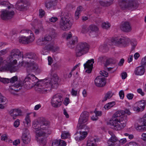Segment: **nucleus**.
I'll return each instance as SVG.
<instances>
[{
  "instance_id": "38",
  "label": "nucleus",
  "mask_w": 146,
  "mask_h": 146,
  "mask_svg": "<svg viewBox=\"0 0 146 146\" xmlns=\"http://www.w3.org/2000/svg\"><path fill=\"white\" fill-rule=\"evenodd\" d=\"M49 35L51 36H51L53 38L56 37V36L57 34L55 30L53 29H51L50 30Z\"/></svg>"
},
{
  "instance_id": "3",
  "label": "nucleus",
  "mask_w": 146,
  "mask_h": 146,
  "mask_svg": "<svg viewBox=\"0 0 146 146\" xmlns=\"http://www.w3.org/2000/svg\"><path fill=\"white\" fill-rule=\"evenodd\" d=\"M130 115L131 113L129 109L124 111L120 110L117 111L113 115L114 118L110 120V124L113 126V128L116 130H120L126 126L127 121V116L125 113Z\"/></svg>"
},
{
  "instance_id": "42",
  "label": "nucleus",
  "mask_w": 146,
  "mask_h": 146,
  "mask_svg": "<svg viewBox=\"0 0 146 146\" xmlns=\"http://www.w3.org/2000/svg\"><path fill=\"white\" fill-rule=\"evenodd\" d=\"M9 49L7 48L5 49H3L0 51V55H4L6 54L9 50Z\"/></svg>"
},
{
  "instance_id": "35",
  "label": "nucleus",
  "mask_w": 146,
  "mask_h": 146,
  "mask_svg": "<svg viewBox=\"0 0 146 146\" xmlns=\"http://www.w3.org/2000/svg\"><path fill=\"white\" fill-rule=\"evenodd\" d=\"M88 29L92 31L96 32L98 30V27L95 25H90Z\"/></svg>"
},
{
  "instance_id": "2",
  "label": "nucleus",
  "mask_w": 146,
  "mask_h": 146,
  "mask_svg": "<svg viewBox=\"0 0 146 146\" xmlns=\"http://www.w3.org/2000/svg\"><path fill=\"white\" fill-rule=\"evenodd\" d=\"M50 123L49 121L43 117L38 118L33 123V127L36 131H39L36 134V140L39 143L43 145L46 143V137H45L46 132L44 131H42V130H46Z\"/></svg>"
},
{
  "instance_id": "27",
  "label": "nucleus",
  "mask_w": 146,
  "mask_h": 146,
  "mask_svg": "<svg viewBox=\"0 0 146 146\" xmlns=\"http://www.w3.org/2000/svg\"><path fill=\"white\" fill-rule=\"evenodd\" d=\"M98 141L97 139L91 137L88 141L87 146H97L96 142Z\"/></svg>"
},
{
  "instance_id": "39",
  "label": "nucleus",
  "mask_w": 146,
  "mask_h": 146,
  "mask_svg": "<svg viewBox=\"0 0 146 146\" xmlns=\"http://www.w3.org/2000/svg\"><path fill=\"white\" fill-rule=\"evenodd\" d=\"M110 24L108 22H104L102 23V27L104 29H108L110 27Z\"/></svg>"
},
{
  "instance_id": "43",
  "label": "nucleus",
  "mask_w": 146,
  "mask_h": 146,
  "mask_svg": "<svg viewBox=\"0 0 146 146\" xmlns=\"http://www.w3.org/2000/svg\"><path fill=\"white\" fill-rule=\"evenodd\" d=\"M100 48L102 50L103 52H106L108 50V48L107 45H101L100 46Z\"/></svg>"
},
{
  "instance_id": "61",
  "label": "nucleus",
  "mask_w": 146,
  "mask_h": 146,
  "mask_svg": "<svg viewBox=\"0 0 146 146\" xmlns=\"http://www.w3.org/2000/svg\"><path fill=\"white\" fill-rule=\"evenodd\" d=\"M13 144L14 145H15V146L17 145L20 143V140L19 139H17L15 140L13 142Z\"/></svg>"
},
{
  "instance_id": "64",
  "label": "nucleus",
  "mask_w": 146,
  "mask_h": 146,
  "mask_svg": "<svg viewBox=\"0 0 146 146\" xmlns=\"http://www.w3.org/2000/svg\"><path fill=\"white\" fill-rule=\"evenodd\" d=\"M80 16V13H79L78 12L76 11L75 14V18L76 19H78L79 17Z\"/></svg>"
},
{
  "instance_id": "34",
  "label": "nucleus",
  "mask_w": 146,
  "mask_h": 146,
  "mask_svg": "<svg viewBox=\"0 0 146 146\" xmlns=\"http://www.w3.org/2000/svg\"><path fill=\"white\" fill-rule=\"evenodd\" d=\"M23 1H18L16 4V7L19 10L23 8L24 6L23 4Z\"/></svg>"
},
{
  "instance_id": "7",
  "label": "nucleus",
  "mask_w": 146,
  "mask_h": 146,
  "mask_svg": "<svg viewBox=\"0 0 146 146\" xmlns=\"http://www.w3.org/2000/svg\"><path fill=\"white\" fill-rule=\"evenodd\" d=\"M89 48V45L86 42L79 43L76 48V56H80L86 54L88 51Z\"/></svg>"
},
{
  "instance_id": "20",
  "label": "nucleus",
  "mask_w": 146,
  "mask_h": 146,
  "mask_svg": "<svg viewBox=\"0 0 146 146\" xmlns=\"http://www.w3.org/2000/svg\"><path fill=\"white\" fill-rule=\"evenodd\" d=\"M22 140L24 143L27 144L31 140V137L29 131L27 129L23 133L22 136Z\"/></svg>"
},
{
  "instance_id": "45",
  "label": "nucleus",
  "mask_w": 146,
  "mask_h": 146,
  "mask_svg": "<svg viewBox=\"0 0 146 146\" xmlns=\"http://www.w3.org/2000/svg\"><path fill=\"white\" fill-rule=\"evenodd\" d=\"M117 62V60L115 59H114L113 58L109 59L107 61V62L109 64H115Z\"/></svg>"
},
{
  "instance_id": "52",
  "label": "nucleus",
  "mask_w": 146,
  "mask_h": 146,
  "mask_svg": "<svg viewBox=\"0 0 146 146\" xmlns=\"http://www.w3.org/2000/svg\"><path fill=\"white\" fill-rule=\"evenodd\" d=\"M44 14L45 12L44 10L41 9L39 10V16L40 17L42 18L44 16Z\"/></svg>"
},
{
  "instance_id": "21",
  "label": "nucleus",
  "mask_w": 146,
  "mask_h": 146,
  "mask_svg": "<svg viewBox=\"0 0 146 146\" xmlns=\"http://www.w3.org/2000/svg\"><path fill=\"white\" fill-rule=\"evenodd\" d=\"M120 28L122 30L126 32H130L131 30V24L127 21L122 23L121 25Z\"/></svg>"
},
{
  "instance_id": "11",
  "label": "nucleus",
  "mask_w": 146,
  "mask_h": 146,
  "mask_svg": "<svg viewBox=\"0 0 146 146\" xmlns=\"http://www.w3.org/2000/svg\"><path fill=\"white\" fill-rule=\"evenodd\" d=\"M89 117V113L87 111H83L79 117L78 126L81 129H86L87 126L84 123H86L88 120Z\"/></svg>"
},
{
  "instance_id": "30",
  "label": "nucleus",
  "mask_w": 146,
  "mask_h": 146,
  "mask_svg": "<svg viewBox=\"0 0 146 146\" xmlns=\"http://www.w3.org/2000/svg\"><path fill=\"white\" fill-rule=\"evenodd\" d=\"M99 3L101 6L104 7L110 6L112 4V2H110V1H105L104 0L100 1Z\"/></svg>"
},
{
  "instance_id": "37",
  "label": "nucleus",
  "mask_w": 146,
  "mask_h": 146,
  "mask_svg": "<svg viewBox=\"0 0 146 146\" xmlns=\"http://www.w3.org/2000/svg\"><path fill=\"white\" fill-rule=\"evenodd\" d=\"M79 132L80 134V136L82 140L84 139L87 135L88 133L86 131H80Z\"/></svg>"
},
{
  "instance_id": "25",
  "label": "nucleus",
  "mask_w": 146,
  "mask_h": 146,
  "mask_svg": "<svg viewBox=\"0 0 146 146\" xmlns=\"http://www.w3.org/2000/svg\"><path fill=\"white\" fill-rule=\"evenodd\" d=\"M108 133L111 136V137L108 140L107 143L108 146H111L114 141H117V138L112 132L109 131Z\"/></svg>"
},
{
  "instance_id": "48",
  "label": "nucleus",
  "mask_w": 146,
  "mask_h": 146,
  "mask_svg": "<svg viewBox=\"0 0 146 146\" xmlns=\"http://www.w3.org/2000/svg\"><path fill=\"white\" fill-rule=\"evenodd\" d=\"M20 122L19 120L17 119L14 123L13 125L15 127H17L19 126Z\"/></svg>"
},
{
  "instance_id": "13",
  "label": "nucleus",
  "mask_w": 146,
  "mask_h": 146,
  "mask_svg": "<svg viewBox=\"0 0 146 146\" xmlns=\"http://www.w3.org/2000/svg\"><path fill=\"white\" fill-rule=\"evenodd\" d=\"M52 38L50 35H46L44 37L39 38L37 41L38 45H44L50 42L52 40Z\"/></svg>"
},
{
  "instance_id": "28",
  "label": "nucleus",
  "mask_w": 146,
  "mask_h": 146,
  "mask_svg": "<svg viewBox=\"0 0 146 146\" xmlns=\"http://www.w3.org/2000/svg\"><path fill=\"white\" fill-rule=\"evenodd\" d=\"M113 94L111 91H109L105 94L102 100V102L106 101L108 99H110L113 96Z\"/></svg>"
},
{
  "instance_id": "22",
  "label": "nucleus",
  "mask_w": 146,
  "mask_h": 146,
  "mask_svg": "<svg viewBox=\"0 0 146 146\" xmlns=\"http://www.w3.org/2000/svg\"><path fill=\"white\" fill-rule=\"evenodd\" d=\"M22 84L17 82L16 84H13L9 88V90L11 93L14 94V91L18 92L20 90Z\"/></svg>"
},
{
  "instance_id": "24",
  "label": "nucleus",
  "mask_w": 146,
  "mask_h": 146,
  "mask_svg": "<svg viewBox=\"0 0 146 146\" xmlns=\"http://www.w3.org/2000/svg\"><path fill=\"white\" fill-rule=\"evenodd\" d=\"M145 72V69L142 66L136 67L134 70V73L135 75L138 76L143 75Z\"/></svg>"
},
{
  "instance_id": "19",
  "label": "nucleus",
  "mask_w": 146,
  "mask_h": 146,
  "mask_svg": "<svg viewBox=\"0 0 146 146\" xmlns=\"http://www.w3.org/2000/svg\"><path fill=\"white\" fill-rule=\"evenodd\" d=\"M9 113L13 119H15L17 117L22 115V112L19 109H14L11 110L9 112Z\"/></svg>"
},
{
  "instance_id": "12",
  "label": "nucleus",
  "mask_w": 146,
  "mask_h": 146,
  "mask_svg": "<svg viewBox=\"0 0 146 146\" xmlns=\"http://www.w3.org/2000/svg\"><path fill=\"white\" fill-rule=\"evenodd\" d=\"M62 100V96L59 94H56L53 96L51 99V105L53 107L58 108L60 106Z\"/></svg>"
},
{
  "instance_id": "53",
  "label": "nucleus",
  "mask_w": 146,
  "mask_h": 146,
  "mask_svg": "<svg viewBox=\"0 0 146 146\" xmlns=\"http://www.w3.org/2000/svg\"><path fill=\"white\" fill-rule=\"evenodd\" d=\"M64 36H66V39H68L72 37V35L71 33H69L68 34H67L66 33L64 34Z\"/></svg>"
},
{
  "instance_id": "47",
  "label": "nucleus",
  "mask_w": 146,
  "mask_h": 146,
  "mask_svg": "<svg viewBox=\"0 0 146 146\" xmlns=\"http://www.w3.org/2000/svg\"><path fill=\"white\" fill-rule=\"evenodd\" d=\"M59 141L58 140H53L52 143V146H58Z\"/></svg>"
},
{
  "instance_id": "49",
  "label": "nucleus",
  "mask_w": 146,
  "mask_h": 146,
  "mask_svg": "<svg viewBox=\"0 0 146 146\" xmlns=\"http://www.w3.org/2000/svg\"><path fill=\"white\" fill-rule=\"evenodd\" d=\"M17 77L16 76H14L9 80V82L11 83H13L17 81Z\"/></svg>"
},
{
  "instance_id": "15",
  "label": "nucleus",
  "mask_w": 146,
  "mask_h": 146,
  "mask_svg": "<svg viewBox=\"0 0 146 146\" xmlns=\"http://www.w3.org/2000/svg\"><path fill=\"white\" fill-rule=\"evenodd\" d=\"M58 80V78L57 75L56 74H54L52 76L51 78L48 80L45 79L44 81L46 82L48 85H50V89L51 88L57 86Z\"/></svg>"
},
{
  "instance_id": "62",
  "label": "nucleus",
  "mask_w": 146,
  "mask_h": 146,
  "mask_svg": "<svg viewBox=\"0 0 146 146\" xmlns=\"http://www.w3.org/2000/svg\"><path fill=\"white\" fill-rule=\"evenodd\" d=\"M48 64L50 65L53 62V59L50 56H48Z\"/></svg>"
},
{
  "instance_id": "55",
  "label": "nucleus",
  "mask_w": 146,
  "mask_h": 146,
  "mask_svg": "<svg viewBox=\"0 0 146 146\" xmlns=\"http://www.w3.org/2000/svg\"><path fill=\"white\" fill-rule=\"evenodd\" d=\"M119 95L121 99H123L124 96V93L123 90L120 91L119 93Z\"/></svg>"
},
{
  "instance_id": "57",
  "label": "nucleus",
  "mask_w": 146,
  "mask_h": 146,
  "mask_svg": "<svg viewBox=\"0 0 146 146\" xmlns=\"http://www.w3.org/2000/svg\"><path fill=\"white\" fill-rule=\"evenodd\" d=\"M128 144V146H138L137 144L135 142H131Z\"/></svg>"
},
{
  "instance_id": "6",
  "label": "nucleus",
  "mask_w": 146,
  "mask_h": 146,
  "mask_svg": "<svg viewBox=\"0 0 146 146\" xmlns=\"http://www.w3.org/2000/svg\"><path fill=\"white\" fill-rule=\"evenodd\" d=\"M21 32L23 33L25 36H19V42L20 43L28 44L32 42L35 39L34 34L30 30H23Z\"/></svg>"
},
{
  "instance_id": "10",
  "label": "nucleus",
  "mask_w": 146,
  "mask_h": 146,
  "mask_svg": "<svg viewBox=\"0 0 146 146\" xmlns=\"http://www.w3.org/2000/svg\"><path fill=\"white\" fill-rule=\"evenodd\" d=\"M130 41L129 39L122 36L115 37L111 39V41L114 44L118 46L124 47L128 45Z\"/></svg>"
},
{
  "instance_id": "9",
  "label": "nucleus",
  "mask_w": 146,
  "mask_h": 146,
  "mask_svg": "<svg viewBox=\"0 0 146 146\" xmlns=\"http://www.w3.org/2000/svg\"><path fill=\"white\" fill-rule=\"evenodd\" d=\"M119 4L121 8L123 9H135L138 7L135 1L134 0H121Z\"/></svg>"
},
{
  "instance_id": "32",
  "label": "nucleus",
  "mask_w": 146,
  "mask_h": 146,
  "mask_svg": "<svg viewBox=\"0 0 146 146\" xmlns=\"http://www.w3.org/2000/svg\"><path fill=\"white\" fill-rule=\"evenodd\" d=\"M115 104V102H109L105 104L104 108L105 110H108L113 107Z\"/></svg>"
},
{
  "instance_id": "1",
  "label": "nucleus",
  "mask_w": 146,
  "mask_h": 146,
  "mask_svg": "<svg viewBox=\"0 0 146 146\" xmlns=\"http://www.w3.org/2000/svg\"><path fill=\"white\" fill-rule=\"evenodd\" d=\"M36 58V55L34 53L27 54L25 57L23 58V60L20 63V65L21 66L26 67L27 68L28 75L24 80L23 84L24 85L29 87V86H31L35 85L38 81V79L33 74H31L30 73L35 72L38 69L37 65L31 61V60H35Z\"/></svg>"
},
{
  "instance_id": "40",
  "label": "nucleus",
  "mask_w": 146,
  "mask_h": 146,
  "mask_svg": "<svg viewBox=\"0 0 146 146\" xmlns=\"http://www.w3.org/2000/svg\"><path fill=\"white\" fill-rule=\"evenodd\" d=\"M26 122L28 126L31 125L30 117L29 114H27L25 118Z\"/></svg>"
},
{
  "instance_id": "16",
  "label": "nucleus",
  "mask_w": 146,
  "mask_h": 146,
  "mask_svg": "<svg viewBox=\"0 0 146 146\" xmlns=\"http://www.w3.org/2000/svg\"><path fill=\"white\" fill-rule=\"evenodd\" d=\"M135 104L137 106L134 107V110L139 112L142 111L144 110L146 106V102L144 100H142L137 102Z\"/></svg>"
},
{
  "instance_id": "18",
  "label": "nucleus",
  "mask_w": 146,
  "mask_h": 146,
  "mask_svg": "<svg viewBox=\"0 0 146 146\" xmlns=\"http://www.w3.org/2000/svg\"><path fill=\"white\" fill-rule=\"evenodd\" d=\"M94 63V59H93L88 60L86 63H85L84 66L85 69L86 70V72L90 73L91 72L93 66V64Z\"/></svg>"
},
{
  "instance_id": "33",
  "label": "nucleus",
  "mask_w": 146,
  "mask_h": 146,
  "mask_svg": "<svg viewBox=\"0 0 146 146\" xmlns=\"http://www.w3.org/2000/svg\"><path fill=\"white\" fill-rule=\"evenodd\" d=\"M1 140L3 141L8 142L9 143H11L12 141L8 137V136L5 134L3 135L1 137Z\"/></svg>"
},
{
  "instance_id": "63",
  "label": "nucleus",
  "mask_w": 146,
  "mask_h": 146,
  "mask_svg": "<svg viewBox=\"0 0 146 146\" xmlns=\"http://www.w3.org/2000/svg\"><path fill=\"white\" fill-rule=\"evenodd\" d=\"M134 95L132 94H127V98L129 100H131L133 97Z\"/></svg>"
},
{
  "instance_id": "4",
  "label": "nucleus",
  "mask_w": 146,
  "mask_h": 146,
  "mask_svg": "<svg viewBox=\"0 0 146 146\" xmlns=\"http://www.w3.org/2000/svg\"><path fill=\"white\" fill-rule=\"evenodd\" d=\"M21 52L17 49L12 50L10 55L6 59L7 64L0 69L1 72L4 71H9L11 72L17 71L18 69L15 65L17 64V60L21 56Z\"/></svg>"
},
{
  "instance_id": "5",
  "label": "nucleus",
  "mask_w": 146,
  "mask_h": 146,
  "mask_svg": "<svg viewBox=\"0 0 146 146\" xmlns=\"http://www.w3.org/2000/svg\"><path fill=\"white\" fill-rule=\"evenodd\" d=\"M61 15L62 17L59 25L60 28L63 31L69 30L73 23L72 20L67 12H62Z\"/></svg>"
},
{
  "instance_id": "44",
  "label": "nucleus",
  "mask_w": 146,
  "mask_h": 146,
  "mask_svg": "<svg viewBox=\"0 0 146 146\" xmlns=\"http://www.w3.org/2000/svg\"><path fill=\"white\" fill-rule=\"evenodd\" d=\"M44 49H45L49 50H53L54 49V47L53 45H52V44H49L45 46L44 47Z\"/></svg>"
},
{
  "instance_id": "36",
  "label": "nucleus",
  "mask_w": 146,
  "mask_h": 146,
  "mask_svg": "<svg viewBox=\"0 0 146 146\" xmlns=\"http://www.w3.org/2000/svg\"><path fill=\"white\" fill-rule=\"evenodd\" d=\"M70 136V134L68 132L64 131L63 132L61 135V137L62 139H65L68 137Z\"/></svg>"
},
{
  "instance_id": "59",
  "label": "nucleus",
  "mask_w": 146,
  "mask_h": 146,
  "mask_svg": "<svg viewBox=\"0 0 146 146\" xmlns=\"http://www.w3.org/2000/svg\"><path fill=\"white\" fill-rule=\"evenodd\" d=\"M60 67V66L57 63H55L53 65V68L54 70L58 69Z\"/></svg>"
},
{
  "instance_id": "31",
  "label": "nucleus",
  "mask_w": 146,
  "mask_h": 146,
  "mask_svg": "<svg viewBox=\"0 0 146 146\" xmlns=\"http://www.w3.org/2000/svg\"><path fill=\"white\" fill-rule=\"evenodd\" d=\"M78 42V38L76 36H73L71 40H70L69 42V44L68 45L69 47L72 48V47L71 46L72 45H74L75 43H77Z\"/></svg>"
},
{
  "instance_id": "29",
  "label": "nucleus",
  "mask_w": 146,
  "mask_h": 146,
  "mask_svg": "<svg viewBox=\"0 0 146 146\" xmlns=\"http://www.w3.org/2000/svg\"><path fill=\"white\" fill-rule=\"evenodd\" d=\"M57 2V0H51L49 2L46 4V7L47 8L50 9L56 5Z\"/></svg>"
},
{
  "instance_id": "58",
  "label": "nucleus",
  "mask_w": 146,
  "mask_h": 146,
  "mask_svg": "<svg viewBox=\"0 0 146 146\" xmlns=\"http://www.w3.org/2000/svg\"><path fill=\"white\" fill-rule=\"evenodd\" d=\"M58 19L56 17H52L49 19V21L52 22H55L57 21Z\"/></svg>"
},
{
  "instance_id": "8",
  "label": "nucleus",
  "mask_w": 146,
  "mask_h": 146,
  "mask_svg": "<svg viewBox=\"0 0 146 146\" xmlns=\"http://www.w3.org/2000/svg\"><path fill=\"white\" fill-rule=\"evenodd\" d=\"M50 85H48L44 80L39 82L35 87V90L38 93L42 94H46L50 89Z\"/></svg>"
},
{
  "instance_id": "41",
  "label": "nucleus",
  "mask_w": 146,
  "mask_h": 146,
  "mask_svg": "<svg viewBox=\"0 0 146 146\" xmlns=\"http://www.w3.org/2000/svg\"><path fill=\"white\" fill-rule=\"evenodd\" d=\"M9 81L8 78H2L0 76V81L4 84H7L9 83Z\"/></svg>"
},
{
  "instance_id": "17",
  "label": "nucleus",
  "mask_w": 146,
  "mask_h": 146,
  "mask_svg": "<svg viewBox=\"0 0 146 146\" xmlns=\"http://www.w3.org/2000/svg\"><path fill=\"white\" fill-rule=\"evenodd\" d=\"M95 84L98 87H102L104 86L106 84L105 78L101 76L97 77L94 80Z\"/></svg>"
},
{
  "instance_id": "26",
  "label": "nucleus",
  "mask_w": 146,
  "mask_h": 146,
  "mask_svg": "<svg viewBox=\"0 0 146 146\" xmlns=\"http://www.w3.org/2000/svg\"><path fill=\"white\" fill-rule=\"evenodd\" d=\"M127 142L126 138H123L121 139L119 141L117 139V141H114L112 145L111 146H119L120 144L123 145Z\"/></svg>"
},
{
  "instance_id": "14",
  "label": "nucleus",
  "mask_w": 146,
  "mask_h": 146,
  "mask_svg": "<svg viewBox=\"0 0 146 146\" xmlns=\"http://www.w3.org/2000/svg\"><path fill=\"white\" fill-rule=\"evenodd\" d=\"M15 12L14 11L5 10L1 11L0 16L2 20H7L12 18Z\"/></svg>"
},
{
  "instance_id": "54",
  "label": "nucleus",
  "mask_w": 146,
  "mask_h": 146,
  "mask_svg": "<svg viewBox=\"0 0 146 146\" xmlns=\"http://www.w3.org/2000/svg\"><path fill=\"white\" fill-rule=\"evenodd\" d=\"M141 65L144 67L146 66V56L142 59Z\"/></svg>"
},
{
  "instance_id": "23",
  "label": "nucleus",
  "mask_w": 146,
  "mask_h": 146,
  "mask_svg": "<svg viewBox=\"0 0 146 146\" xmlns=\"http://www.w3.org/2000/svg\"><path fill=\"white\" fill-rule=\"evenodd\" d=\"M135 128L138 131H146V125L143 121L140 122L139 124H135Z\"/></svg>"
},
{
  "instance_id": "51",
  "label": "nucleus",
  "mask_w": 146,
  "mask_h": 146,
  "mask_svg": "<svg viewBox=\"0 0 146 146\" xmlns=\"http://www.w3.org/2000/svg\"><path fill=\"white\" fill-rule=\"evenodd\" d=\"M59 145L60 146H65L66 144V142L64 140H60L59 141Z\"/></svg>"
},
{
  "instance_id": "46",
  "label": "nucleus",
  "mask_w": 146,
  "mask_h": 146,
  "mask_svg": "<svg viewBox=\"0 0 146 146\" xmlns=\"http://www.w3.org/2000/svg\"><path fill=\"white\" fill-rule=\"evenodd\" d=\"M6 101H7L6 98L0 94V102H6Z\"/></svg>"
},
{
  "instance_id": "60",
  "label": "nucleus",
  "mask_w": 146,
  "mask_h": 146,
  "mask_svg": "<svg viewBox=\"0 0 146 146\" xmlns=\"http://www.w3.org/2000/svg\"><path fill=\"white\" fill-rule=\"evenodd\" d=\"M83 10V8L81 6H79L77 8L76 11L78 12V13H80Z\"/></svg>"
},
{
  "instance_id": "56",
  "label": "nucleus",
  "mask_w": 146,
  "mask_h": 146,
  "mask_svg": "<svg viewBox=\"0 0 146 146\" xmlns=\"http://www.w3.org/2000/svg\"><path fill=\"white\" fill-rule=\"evenodd\" d=\"M94 112L95 113V115L97 117L98 116H101L102 114V113L101 111H98L96 110L94 111Z\"/></svg>"
},
{
  "instance_id": "50",
  "label": "nucleus",
  "mask_w": 146,
  "mask_h": 146,
  "mask_svg": "<svg viewBox=\"0 0 146 146\" xmlns=\"http://www.w3.org/2000/svg\"><path fill=\"white\" fill-rule=\"evenodd\" d=\"M131 45L132 46L131 50H133L135 48L137 45V42L135 41H131Z\"/></svg>"
}]
</instances>
